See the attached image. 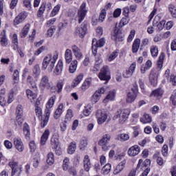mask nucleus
<instances>
[{"label":"nucleus","mask_w":176,"mask_h":176,"mask_svg":"<svg viewBox=\"0 0 176 176\" xmlns=\"http://www.w3.org/2000/svg\"><path fill=\"white\" fill-rule=\"evenodd\" d=\"M58 59V53L56 52L53 55L48 54H47L42 62V69L43 71H46L47 69L48 72L50 74L52 72H54V74L56 76H58V75H61L63 73V69H64V63H63V60L60 59L58 60L56 65V62Z\"/></svg>","instance_id":"1"},{"label":"nucleus","mask_w":176,"mask_h":176,"mask_svg":"<svg viewBox=\"0 0 176 176\" xmlns=\"http://www.w3.org/2000/svg\"><path fill=\"white\" fill-rule=\"evenodd\" d=\"M130 115V110L128 109H120L117 110L113 117V120H118L120 124H124L126 120L129 119Z\"/></svg>","instance_id":"2"},{"label":"nucleus","mask_w":176,"mask_h":176,"mask_svg":"<svg viewBox=\"0 0 176 176\" xmlns=\"http://www.w3.org/2000/svg\"><path fill=\"white\" fill-rule=\"evenodd\" d=\"M98 78L100 80L108 82L111 80V70L108 66H104L98 74Z\"/></svg>","instance_id":"3"},{"label":"nucleus","mask_w":176,"mask_h":176,"mask_svg":"<svg viewBox=\"0 0 176 176\" xmlns=\"http://www.w3.org/2000/svg\"><path fill=\"white\" fill-rule=\"evenodd\" d=\"M86 14H87V8H86V2H83L80 5L77 14V19L79 24H80V23L85 20Z\"/></svg>","instance_id":"4"},{"label":"nucleus","mask_w":176,"mask_h":176,"mask_svg":"<svg viewBox=\"0 0 176 176\" xmlns=\"http://www.w3.org/2000/svg\"><path fill=\"white\" fill-rule=\"evenodd\" d=\"M8 166L12 169V175H14L15 174L19 175L20 173H21L23 170V166L19 164L18 162H16L13 160L9 162Z\"/></svg>","instance_id":"5"},{"label":"nucleus","mask_w":176,"mask_h":176,"mask_svg":"<svg viewBox=\"0 0 176 176\" xmlns=\"http://www.w3.org/2000/svg\"><path fill=\"white\" fill-rule=\"evenodd\" d=\"M96 118L98 124H103L108 119V115L104 110L98 109L96 112Z\"/></svg>","instance_id":"6"},{"label":"nucleus","mask_w":176,"mask_h":176,"mask_svg":"<svg viewBox=\"0 0 176 176\" xmlns=\"http://www.w3.org/2000/svg\"><path fill=\"white\" fill-rule=\"evenodd\" d=\"M164 25H166V21H160V16H155L153 21V27H156L157 31H162L164 28Z\"/></svg>","instance_id":"7"},{"label":"nucleus","mask_w":176,"mask_h":176,"mask_svg":"<svg viewBox=\"0 0 176 176\" xmlns=\"http://www.w3.org/2000/svg\"><path fill=\"white\" fill-rule=\"evenodd\" d=\"M111 141V135L109 133L103 135L102 139L99 141L98 145L102 146V151H108V146L107 144Z\"/></svg>","instance_id":"8"},{"label":"nucleus","mask_w":176,"mask_h":176,"mask_svg":"<svg viewBox=\"0 0 176 176\" xmlns=\"http://www.w3.org/2000/svg\"><path fill=\"white\" fill-rule=\"evenodd\" d=\"M39 86L41 89H46L49 90V89H53V87L50 85V81L49 80V77L46 75H44L41 77Z\"/></svg>","instance_id":"9"},{"label":"nucleus","mask_w":176,"mask_h":176,"mask_svg":"<svg viewBox=\"0 0 176 176\" xmlns=\"http://www.w3.org/2000/svg\"><path fill=\"white\" fill-rule=\"evenodd\" d=\"M86 32H87V25L85 23H83L80 26L77 27L76 29V35L80 38H85Z\"/></svg>","instance_id":"10"},{"label":"nucleus","mask_w":176,"mask_h":176,"mask_svg":"<svg viewBox=\"0 0 176 176\" xmlns=\"http://www.w3.org/2000/svg\"><path fill=\"white\" fill-rule=\"evenodd\" d=\"M28 16V13L25 11L20 12L14 19V25H19V24H21L27 16Z\"/></svg>","instance_id":"11"},{"label":"nucleus","mask_w":176,"mask_h":176,"mask_svg":"<svg viewBox=\"0 0 176 176\" xmlns=\"http://www.w3.org/2000/svg\"><path fill=\"white\" fill-rule=\"evenodd\" d=\"M126 162V159H124L114 168L113 172L114 175H118V174H120L124 170Z\"/></svg>","instance_id":"12"},{"label":"nucleus","mask_w":176,"mask_h":176,"mask_svg":"<svg viewBox=\"0 0 176 176\" xmlns=\"http://www.w3.org/2000/svg\"><path fill=\"white\" fill-rule=\"evenodd\" d=\"M140 152H141V148L138 145H134L128 149L127 155L130 156V157H134V156H137Z\"/></svg>","instance_id":"13"},{"label":"nucleus","mask_w":176,"mask_h":176,"mask_svg":"<svg viewBox=\"0 0 176 176\" xmlns=\"http://www.w3.org/2000/svg\"><path fill=\"white\" fill-rule=\"evenodd\" d=\"M14 146L18 152H23L24 151V143H23V140H21L20 137L14 138Z\"/></svg>","instance_id":"14"},{"label":"nucleus","mask_w":176,"mask_h":176,"mask_svg":"<svg viewBox=\"0 0 176 176\" xmlns=\"http://www.w3.org/2000/svg\"><path fill=\"white\" fill-rule=\"evenodd\" d=\"M159 74H157V71L156 69H153L151 72L149 76V81L152 86H156L157 85V76Z\"/></svg>","instance_id":"15"},{"label":"nucleus","mask_w":176,"mask_h":176,"mask_svg":"<svg viewBox=\"0 0 176 176\" xmlns=\"http://www.w3.org/2000/svg\"><path fill=\"white\" fill-rule=\"evenodd\" d=\"M150 166H151V160L146 159L145 160L144 162H143L142 160H139V162L136 167V170H139L140 168H141V170H145L146 168H149Z\"/></svg>","instance_id":"16"},{"label":"nucleus","mask_w":176,"mask_h":176,"mask_svg":"<svg viewBox=\"0 0 176 176\" xmlns=\"http://www.w3.org/2000/svg\"><path fill=\"white\" fill-rule=\"evenodd\" d=\"M50 111L49 110H45L44 116L41 118V126L42 129L46 127L47 126V123H49V119L50 118Z\"/></svg>","instance_id":"17"},{"label":"nucleus","mask_w":176,"mask_h":176,"mask_svg":"<svg viewBox=\"0 0 176 176\" xmlns=\"http://www.w3.org/2000/svg\"><path fill=\"white\" fill-rule=\"evenodd\" d=\"M51 145H52V149H54L56 155H57L58 156H60L62 152H61V148L58 146L59 145L58 141L55 140L54 139H52Z\"/></svg>","instance_id":"18"},{"label":"nucleus","mask_w":176,"mask_h":176,"mask_svg":"<svg viewBox=\"0 0 176 176\" xmlns=\"http://www.w3.org/2000/svg\"><path fill=\"white\" fill-rule=\"evenodd\" d=\"M137 96H138V93L136 91H130L126 95V102L127 104H131L135 101V99L137 98Z\"/></svg>","instance_id":"19"},{"label":"nucleus","mask_w":176,"mask_h":176,"mask_svg":"<svg viewBox=\"0 0 176 176\" xmlns=\"http://www.w3.org/2000/svg\"><path fill=\"white\" fill-rule=\"evenodd\" d=\"M124 38V36L123 35V34L118 30H115L111 36V38L116 42H122L123 41Z\"/></svg>","instance_id":"20"},{"label":"nucleus","mask_w":176,"mask_h":176,"mask_svg":"<svg viewBox=\"0 0 176 176\" xmlns=\"http://www.w3.org/2000/svg\"><path fill=\"white\" fill-rule=\"evenodd\" d=\"M6 89H2L0 91V105L1 107H6L8 104V100H6Z\"/></svg>","instance_id":"21"},{"label":"nucleus","mask_w":176,"mask_h":176,"mask_svg":"<svg viewBox=\"0 0 176 176\" xmlns=\"http://www.w3.org/2000/svg\"><path fill=\"white\" fill-rule=\"evenodd\" d=\"M72 50L76 58H77V60H80V58L83 57V54H82L80 49H79V47H78V46H76V45L72 47Z\"/></svg>","instance_id":"22"},{"label":"nucleus","mask_w":176,"mask_h":176,"mask_svg":"<svg viewBox=\"0 0 176 176\" xmlns=\"http://www.w3.org/2000/svg\"><path fill=\"white\" fill-rule=\"evenodd\" d=\"M91 82H93L91 78H86L80 87L82 91H86L91 86Z\"/></svg>","instance_id":"23"},{"label":"nucleus","mask_w":176,"mask_h":176,"mask_svg":"<svg viewBox=\"0 0 176 176\" xmlns=\"http://www.w3.org/2000/svg\"><path fill=\"white\" fill-rule=\"evenodd\" d=\"M164 93V91L161 88H158L152 91V93L150 94V97H155V98H157V100H160Z\"/></svg>","instance_id":"24"},{"label":"nucleus","mask_w":176,"mask_h":176,"mask_svg":"<svg viewBox=\"0 0 176 176\" xmlns=\"http://www.w3.org/2000/svg\"><path fill=\"white\" fill-rule=\"evenodd\" d=\"M63 112H64V104L60 103L54 112V119H58V118H60V116H61L63 114Z\"/></svg>","instance_id":"25"},{"label":"nucleus","mask_w":176,"mask_h":176,"mask_svg":"<svg viewBox=\"0 0 176 176\" xmlns=\"http://www.w3.org/2000/svg\"><path fill=\"white\" fill-rule=\"evenodd\" d=\"M84 168L85 171H90V168H91V162H90V158L89 155H85L83 160Z\"/></svg>","instance_id":"26"},{"label":"nucleus","mask_w":176,"mask_h":176,"mask_svg":"<svg viewBox=\"0 0 176 176\" xmlns=\"http://www.w3.org/2000/svg\"><path fill=\"white\" fill-rule=\"evenodd\" d=\"M85 76V74L83 73H80L78 74L73 80L72 86V87H76L79 83L83 80V78Z\"/></svg>","instance_id":"27"},{"label":"nucleus","mask_w":176,"mask_h":176,"mask_svg":"<svg viewBox=\"0 0 176 176\" xmlns=\"http://www.w3.org/2000/svg\"><path fill=\"white\" fill-rule=\"evenodd\" d=\"M26 96L31 102H35V101H36V97H38L36 94L34 93L30 89L26 90Z\"/></svg>","instance_id":"28"},{"label":"nucleus","mask_w":176,"mask_h":176,"mask_svg":"<svg viewBox=\"0 0 176 176\" xmlns=\"http://www.w3.org/2000/svg\"><path fill=\"white\" fill-rule=\"evenodd\" d=\"M49 135H50V131L49 129H45L41 138V145H45L47 140H49Z\"/></svg>","instance_id":"29"},{"label":"nucleus","mask_w":176,"mask_h":176,"mask_svg":"<svg viewBox=\"0 0 176 176\" xmlns=\"http://www.w3.org/2000/svg\"><path fill=\"white\" fill-rule=\"evenodd\" d=\"M141 46V40L140 38H136L134 40L132 45V53H137Z\"/></svg>","instance_id":"30"},{"label":"nucleus","mask_w":176,"mask_h":176,"mask_svg":"<svg viewBox=\"0 0 176 176\" xmlns=\"http://www.w3.org/2000/svg\"><path fill=\"white\" fill-rule=\"evenodd\" d=\"M56 98H57L56 96L54 95L49 99L46 104L45 111L49 110V111L51 112L50 109L53 108V105H54V102H56Z\"/></svg>","instance_id":"31"},{"label":"nucleus","mask_w":176,"mask_h":176,"mask_svg":"<svg viewBox=\"0 0 176 176\" xmlns=\"http://www.w3.org/2000/svg\"><path fill=\"white\" fill-rule=\"evenodd\" d=\"M153 159L154 160H156L157 164L158 166H163L164 163H166V161L163 160L162 157H160V154L159 153H156L153 155Z\"/></svg>","instance_id":"32"},{"label":"nucleus","mask_w":176,"mask_h":176,"mask_svg":"<svg viewBox=\"0 0 176 176\" xmlns=\"http://www.w3.org/2000/svg\"><path fill=\"white\" fill-rule=\"evenodd\" d=\"M164 62V53L162 52L159 56L158 60L157 62V69L160 71L163 68V63Z\"/></svg>","instance_id":"33"},{"label":"nucleus","mask_w":176,"mask_h":176,"mask_svg":"<svg viewBox=\"0 0 176 176\" xmlns=\"http://www.w3.org/2000/svg\"><path fill=\"white\" fill-rule=\"evenodd\" d=\"M30 28H31V25L29 23L26 24L23 28L22 29L20 36L21 38H25L27 35L28 34V32H30Z\"/></svg>","instance_id":"34"},{"label":"nucleus","mask_w":176,"mask_h":176,"mask_svg":"<svg viewBox=\"0 0 176 176\" xmlns=\"http://www.w3.org/2000/svg\"><path fill=\"white\" fill-rule=\"evenodd\" d=\"M65 60L67 64H69L72 61V51L67 49L65 52Z\"/></svg>","instance_id":"35"},{"label":"nucleus","mask_w":176,"mask_h":176,"mask_svg":"<svg viewBox=\"0 0 176 176\" xmlns=\"http://www.w3.org/2000/svg\"><path fill=\"white\" fill-rule=\"evenodd\" d=\"M95 45V46H96V47H102L104 46V45H105V38H102L100 39H99L98 41H97V39L94 38L92 40V45Z\"/></svg>","instance_id":"36"},{"label":"nucleus","mask_w":176,"mask_h":176,"mask_svg":"<svg viewBox=\"0 0 176 176\" xmlns=\"http://www.w3.org/2000/svg\"><path fill=\"white\" fill-rule=\"evenodd\" d=\"M116 140L122 142L129 141L130 140V135L127 133H120L116 136Z\"/></svg>","instance_id":"37"},{"label":"nucleus","mask_w":176,"mask_h":176,"mask_svg":"<svg viewBox=\"0 0 176 176\" xmlns=\"http://www.w3.org/2000/svg\"><path fill=\"white\" fill-rule=\"evenodd\" d=\"M115 94H116V91H110L106 96L105 99H104L103 102H108V100L113 101V100H115Z\"/></svg>","instance_id":"38"},{"label":"nucleus","mask_w":176,"mask_h":176,"mask_svg":"<svg viewBox=\"0 0 176 176\" xmlns=\"http://www.w3.org/2000/svg\"><path fill=\"white\" fill-rule=\"evenodd\" d=\"M141 123L146 124V123L152 122V117L149 114L144 113L143 117L140 118Z\"/></svg>","instance_id":"39"},{"label":"nucleus","mask_w":176,"mask_h":176,"mask_svg":"<svg viewBox=\"0 0 176 176\" xmlns=\"http://www.w3.org/2000/svg\"><path fill=\"white\" fill-rule=\"evenodd\" d=\"M76 68H78V60H74L70 64L69 72H70V74H75Z\"/></svg>","instance_id":"40"},{"label":"nucleus","mask_w":176,"mask_h":176,"mask_svg":"<svg viewBox=\"0 0 176 176\" xmlns=\"http://www.w3.org/2000/svg\"><path fill=\"white\" fill-rule=\"evenodd\" d=\"M0 43L2 46H6L8 45V38L6 37V32L5 31L1 33Z\"/></svg>","instance_id":"41"},{"label":"nucleus","mask_w":176,"mask_h":176,"mask_svg":"<svg viewBox=\"0 0 176 176\" xmlns=\"http://www.w3.org/2000/svg\"><path fill=\"white\" fill-rule=\"evenodd\" d=\"M27 83H28V85L31 86V87H32V89H36V81L34 80V78H32V76H28Z\"/></svg>","instance_id":"42"},{"label":"nucleus","mask_w":176,"mask_h":176,"mask_svg":"<svg viewBox=\"0 0 176 176\" xmlns=\"http://www.w3.org/2000/svg\"><path fill=\"white\" fill-rule=\"evenodd\" d=\"M138 83L142 90V93H143V94H146V89L145 87V80H144V78H139Z\"/></svg>","instance_id":"43"},{"label":"nucleus","mask_w":176,"mask_h":176,"mask_svg":"<svg viewBox=\"0 0 176 176\" xmlns=\"http://www.w3.org/2000/svg\"><path fill=\"white\" fill-rule=\"evenodd\" d=\"M60 9H61V4H58L55 7H54L52 11L50 14V17H54V16H56V14H58V12H60Z\"/></svg>","instance_id":"44"},{"label":"nucleus","mask_w":176,"mask_h":176,"mask_svg":"<svg viewBox=\"0 0 176 176\" xmlns=\"http://www.w3.org/2000/svg\"><path fill=\"white\" fill-rule=\"evenodd\" d=\"M45 10H46V3L44 2L41 4L38 10L37 11V16L42 17L45 13Z\"/></svg>","instance_id":"45"},{"label":"nucleus","mask_w":176,"mask_h":176,"mask_svg":"<svg viewBox=\"0 0 176 176\" xmlns=\"http://www.w3.org/2000/svg\"><path fill=\"white\" fill-rule=\"evenodd\" d=\"M47 163L49 166H53L54 164V154L50 153L47 155Z\"/></svg>","instance_id":"46"},{"label":"nucleus","mask_w":176,"mask_h":176,"mask_svg":"<svg viewBox=\"0 0 176 176\" xmlns=\"http://www.w3.org/2000/svg\"><path fill=\"white\" fill-rule=\"evenodd\" d=\"M23 134L25 136V138H30V126L27 122L23 124Z\"/></svg>","instance_id":"47"},{"label":"nucleus","mask_w":176,"mask_h":176,"mask_svg":"<svg viewBox=\"0 0 176 176\" xmlns=\"http://www.w3.org/2000/svg\"><path fill=\"white\" fill-rule=\"evenodd\" d=\"M111 168H112V166L111 165V164H107L102 168V174H104V175H107V174H109Z\"/></svg>","instance_id":"48"},{"label":"nucleus","mask_w":176,"mask_h":176,"mask_svg":"<svg viewBox=\"0 0 176 176\" xmlns=\"http://www.w3.org/2000/svg\"><path fill=\"white\" fill-rule=\"evenodd\" d=\"M76 150V143L75 142H73L71 143V144L67 148V153H69V155H72L73 153H74Z\"/></svg>","instance_id":"49"},{"label":"nucleus","mask_w":176,"mask_h":176,"mask_svg":"<svg viewBox=\"0 0 176 176\" xmlns=\"http://www.w3.org/2000/svg\"><path fill=\"white\" fill-rule=\"evenodd\" d=\"M130 22V18L128 17H123L122 18V19L120 20V23H119V27L120 28L124 27V25H127V24H129V23Z\"/></svg>","instance_id":"50"},{"label":"nucleus","mask_w":176,"mask_h":176,"mask_svg":"<svg viewBox=\"0 0 176 176\" xmlns=\"http://www.w3.org/2000/svg\"><path fill=\"white\" fill-rule=\"evenodd\" d=\"M150 50L152 57H157V55L159 54V49L157 48V46L152 45Z\"/></svg>","instance_id":"51"},{"label":"nucleus","mask_w":176,"mask_h":176,"mask_svg":"<svg viewBox=\"0 0 176 176\" xmlns=\"http://www.w3.org/2000/svg\"><path fill=\"white\" fill-rule=\"evenodd\" d=\"M72 118H74V113L72 110L68 109L65 116V122H71Z\"/></svg>","instance_id":"52"},{"label":"nucleus","mask_w":176,"mask_h":176,"mask_svg":"<svg viewBox=\"0 0 176 176\" xmlns=\"http://www.w3.org/2000/svg\"><path fill=\"white\" fill-rule=\"evenodd\" d=\"M100 98H101L100 94L96 91L91 98V101L94 104H96V102L100 101Z\"/></svg>","instance_id":"53"},{"label":"nucleus","mask_w":176,"mask_h":176,"mask_svg":"<svg viewBox=\"0 0 176 176\" xmlns=\"http://www.w3.org/2000/svg\"><path fill=\"white\" fill-rule=\"evenodd\" d=\"M13 101H14V92L13 91V90H11L8 94L7 102L8 104H12Z\"/></svg>","instance_id":"54"},{"label":"nucleus","mask_w":176,"mask_h":176,"mask_svg":"<svg viewBox=\"0 0 176 176\" xmlns=\"http://www.w3.org/2000/svg\"><path fill=\"white\" fill-rule=\"evenodd\" d=\"M24 113V110L23 109V106L19 104L16 108V116H23Z\"/></svg>","instance_id":"55"},{"label":"nucleus","mask_w":176,"mask_h":176,"mask_svg":"<svg viewBox=\"0 0 176 176\" xmlns=\"http://www.w3.org/2000/svg\"><path fill=\"white\" fill-rule=\"evenodd\" d=\"M105 17H107V10L102 9L99 16V21L102 23L105 20Z\"/></svg>","instance_id":"56"},{"label":"nucleus","mask_w":176,"mask_h":176,"mask_svg":"<svg viewBox=\"0 0 176 176\" xmlns=\"http://www.w3.org/2000/svg\"><path fill=\"white\" fill-rule=\"evenodd\" d=\"M87 146V138H82L80 141V148L83 149Z\"/></svg>","instance_id":"57"},{"label":"nucleus","mask_w":176,"mask_h":176,"mask_svg":"<svg viewBox=\"0 0 176 176\" xmlns=\"http://www.w3.org/2000/svg\"><path fill=\"white\" fill-rule=\"evenodd\" d=\"M32 0H23V6L28 10H31L32 9V5L31 4V1Z\"/></svg>","instance_id":"58"},{"label":"nucleus","mask_w":176,"mask_h":176,"mask_svg":"<svg viewBox=\"0 0 176 176\" xmlns=\"http://www.w3.org/2000/svg\"><path fill=\"white\" fill-rule=\"evenodd\" d=\"M82 113L85 116H90V113H91V107H85Z\"/></svg>","instance_id":"59"},{"label":"nucleus","mask_w":176,"mask_h":176,"mask_svg":"<svg viewBox=\"0 0 176 176\" xmlns=\"http://www.w3.org/2000/svg\"><path fill=\"white\" fill-rule=\"evenodd\" d=\"M118 52L117 51H114L109 56V61H113V60H115V58H116L118 57Z\"/></svg>","instance_id":"60"},{"label":"nucleus","mask_w":176,"mask_h":176,"mask_svg":"<svg viewBox=\"0 0 176 176\" xmlns=\"http://www.w3.org/2000/svg\"><path fill=\"white\" fill-rule=\"evenodd\" d=\"M35 113H36V116H38V118H42V109L38 106H36L35 107Z\"/></svg>","instance_id":"61"},{"label":"nucleus","mask_w":176,"mask_h":176,"mask_svg":"<svg viewBox=\"0 0 176 176\" xmlns=\"http://www.w3.org/2000/svg\"><path fill=\"white\" fill-rule=\"evenodd\" d=\"M45 50H46V46H42L40 48H38L37 50H36L34 54V56H39L41 53H43V52Z\"/></svg>","instance_id":"62"},{"label":"nucleus","mask_w":176,"mask_h":176,"mask_svg":"<svg viewBox=\"0 0 176 176\" xmlns=\"http://www.w3.org/2000/svg\"><path fill=\"white\" fill-rule=\"evenodd\" d=\"M170 100L173 104V105H176V90L173 91L172 94H171V96L170 98Z\"/></svg>","instance_id":"63"},{"label":"nucleus","mask_w":176,"mask_h":176,"mask_svg":"<svg viewBox=\"0 0 176 176\" xmlns=\"http://www.w3.org/2000/svg\"><path fill=\"white\" fill-rule=\"evenodd\" d=\"M169 12H170L173 17L176 18V8L174 6H169Z\"/></svg>","instance_id":"64"}]
</instances>
